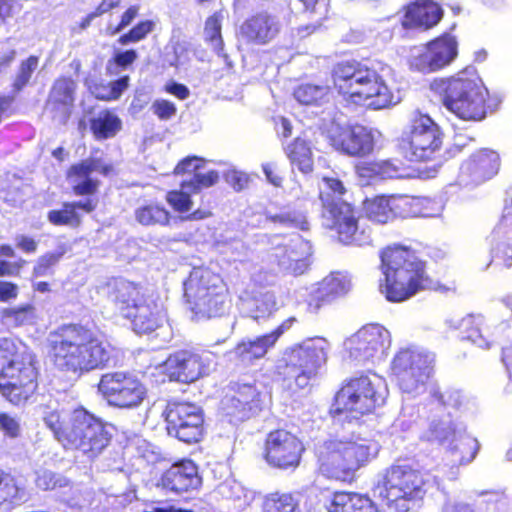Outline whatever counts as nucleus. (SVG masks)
<instances>
[{
    "instance_id": "1",
    "label": "nucleus",
    "mask_w": 512,
    "mask_h": 512,
    "mask_svg": "<svg viewBox=\"0 0 512 512\" xmlns=\"http://www.w3.org/2000/svg\"><path fill=\"white\" fill-rule=\"evenodd\" d=\"M50 355L57 370L75 377L102 368L110 359L109 346L80 325L61 328Z\"/></svg>"
},
{
    "instance_id": "2",
    "label": "nucleus",
    "mask_w": 512,
    "mask_h": 512,
    "mask_svg": "<svg viewBox=\"0 0 512 512\" xmlns=\"http://www.w3.org/2000/svg\"><path fill=\"white\" fill-rule=\"evenodd\" d=\"M381 262L384 283L380 284V291L388 301L402 302L419 291L434 288L424 263L404 247L386 248L381 253Z\"/></svg>"
},
{
    "instance_id": "3",
    "label": "nucleus",
    "mask_w": 512,
    "mask_h": 512,
    "mask_svg": "<svg viewBox=\"0 0 512 512\" xmlns=\"http://www.w3.org/2000/svg\"><path fill=\"white\" fill-rule=\"evenodd\" d=\"M431 89L442 96L444 106L460 119L485 118L488 90L475 67L468 66L450 78L435 80Z\"/></svg>"
},
{
    "instance_id": "4",
    "label": "nucleus",
    "mask_w": 512,
    "mask_h": 512,
    "mask_svg": "<svg viewBox=\"0 0 512 512\" xmlns=\"http://www.w3.org/2000/svg\"><path fill=\"white\" fill-rule=\"evenodd\" d=\"M333 83L340 94L356 104L378 110L397 103L378 73L360 62L338 63L333 69Z\"/></svg>"
},
{
    "instance_id": "5",
    "label": "nucleus",
    "mask_w": 512,
    "mask_h": 512,
    "mask_svg": "<svg viewBox=\"0 0 512 512\" xmlns=\"http://www.w3.org/2000/svg\"><path fill=\"white\" fill-rule=\"evenodd\" d=\"M330 345L321 337L308 338L287 348L278 360L275 372L291 395L306 389L327 361Z\"/></svg>"
},
{
    "instance_id": "6",
    "label": "nucleus",
    "mask_w": 512,
    "mask_h": 512,
    "mask_svg": "<svg viewBox=\"0 0 512 512\" xmlns=\"http://www.w3.org/2000/svg\"><path fill=\"white\" fill-rule=\"evenodd\" d=\"M378 451L376 441L352 434L342 439L325 441L318 446L316 454L323 474L345 481L374 458Z\"/></svg>"
},
{
    "instance_id": "7",
    "label": "nucleus",
    "mask_w": 512,
    "mask_h": 512,
    "mask_svg": "<svg viewBox=\"0 0 512 512\" xmlns=\"http://www.w3.org/2000/svg\"><path fill=\"white\" fill-rule=\"evenodd\" d=\"M323 184L320 199L326 225L337 230L339 240L344 244H369L371 231L359 225L352 206L341 199L345 193L342 182L335 178H324Z\"/></svg>"
},
{
    "instance_id": "8",
    "label": "nucleus",
    "mask_w": 512,
    "mask_h": 512,
    "mask_svg": "<svg viewBox=\"0 0 512 512\" xmlns=\"http://www.w3.org/2000/svg\"><path fill=\"white\" fill-rule=\"evenodd\" d=\"M375 493L397 512L419 507L426 490L422 474L409 465H392L379 474Z\"/></svg>"
},
{
    "instance_id": "9",
    "label": "nucleus",
    "mask_w": 512,
    "mask_h": 512,
    "mask_svg": "<svg viewBox=\"0 0 512 512\" xmlns=\"http://www.w3.org/2000/svg\"><path fill=\"white\" fill-rule=\"evenodd\" d=\"M184 295L200 318L220 317L229 308L227 288L221 277L208 269L195 268L184 283Z\"/></svg>"
},
{
    "instance_id": "10",
    "label": "nucleus",
    "mask_w": 512,
    "mask_h": 512,
    "mask_svg": "<svg viewBox=\"0 0 512 512\" xmlns=\"http://www.w3.org/2000/svg\"><path fill=\"white\" fill-rule=\"evenodd\" d=\"M110 441L104 424L85 409L74 410L60 434L59 443L66 449L80 450L89 457L99 454Z\"/></svg>"
},
{
    "instance_id": "11",
    "label": "nucleus",
    "mask_w": 512,
    "mask_h": 512,
    "mask_svg": "<svg viewBox=\"0 0 512 512\" xmlns=\"http://www.w3.org/2000/svg\"><path fill=\"white\" fill-rule=\"evenodd\" d=\"M386 394L384 381L380 377L374 375L373 379L367 376L354 378L337 392L334 411L355 413L354 417L364 415L383 404Z\"/></svg>"
},
{
    "instance_id": "12",
    "label": "nucleus",
    "mask_w": 512,
    "mask_h": 512,
    "mask_svg": "<svg viewBox=\"0 0 512 512\" xmlns=\"http://www.w3.org/2000/svg\"><path fill=\"white\" fill-rule=\"evenodd\" d=\"M442 145L438 125L427 115L413 118L409 127L398 139V149L409 161H426L434 157Z\"/></svg>"
},
{
    "instance_id": "13",
    "label": "nucleus",
    "mask_w": 512,
    "mask_h": 512,
    "mask_svg": "<svg viewBox=\"0 0 512 512\" xmlns=\"http://www.w3.org/2000/svg\"><path fill=\"white\" fill-rule=\"evenodd\" d=\"M98 391L110 406L122 409L136 408L147 397L145 385L136 376L124 372L102 375Z\"/></svg>"
},
{
    "instance_id": "14",
    "label": "nucleus",
    "mask_w": 512,
    "mask_h": 512,
    "mask_svg": "<svg viewBox=\"0 0 512 512\" xmlns=\"http://www.w3.org/2000/svg\"><path fill=\"white\" fill-rule=\"evenodd\" d=\"M25 361L12 360L2 370L4 381H0V393L14 405L28 400L37 388V371L32 355L26 354Z\"/></svg>"
},
{
    "instance_id": "15",
    "label": "nucleus",
    "mask_w": 512,
    "mask_h": 512,
    "mask_svg": "<svg viewBox=\"0 0 512 512\" xmlns=\"http://www.w3.org/2000/svg\"><path fill=\"white\" fill-rule=\"evenodd\" d=\"M163 415L169 435L186 443L201 438L204 417L200 407L187 402H169Z\"/></svg>"
},
{
    "instance_id": "16",
    "label": "nucleus",
    "mask_w": 512,
    "mask_h": 512,
    "mask_svg": "<svg viewBox=\"0 0 512 512\" xmlns=\"http://www.w3.org/2000/svg\"><path fill=\"white\" fill-rule=\"evenodd\" d=\"M422 438L438 443H444L450 439L453 441L457 440L459 443L450 448V453L453 456L452 462L458 464L471 462L479 448L476 439L456 431L448 415L440 419H433L429 423L427 430L423 433Z\"/></svg>"
},
{
    "instance_id": "17",
    "label": "nucleus",
    "mask_w": 512,
    "mask_h": 512,
    "mask_svg": "<svg viewBox=\"0 0 512 512\" xmlns=\"http://www.w3.org/2000/svg\"><path fill=\"white\" fill-rule=\"evenodd\" d=\"M391 343L390 333L380 325L372 324L359 329L349 337L344 346L349 357L359 363L380 359Z\"/></svg>"
},
{
    "instance_id": "18",
    "label": "nucleus",
    "mask_w": 512,
    "mask_h": 512,
    "mask_svg": "<svg viewBox=\"0 0 512 512\" xmlns=\"http://www.w3.org/2000/svg\"><path fill=\"white\" fill-rule=\"evenodd\" d=\"M304 446L291 432L278 429L268 434L265 441V460L278 469H295L299 466Z\"/></svg>"
},
{
    "instance_id": "19",
    "label": "nucleus",
    "mask_w": 512,
    "mask_h": 512,
    "mask_svg": "<svg viewBox=\"0 0 512 512\" xmlns=\"http://www.w3.org/2000/svg\"><path fill=\"white\" fill-rule=\"evenodd\" d=\"M457 41L453 36L439 37L414 55L410 61L412 68L428 73L449 65L457 56Z\"/></svg>"
},
{
    "instance_id": "20",
    "label": "nucleus",
    "mask_w": 512,
    "mask_h": 512,
    "mask_svg": "<svg viewBox=\"0 0 512 512\" xmlns=\"http://www.w3.org/2000/svg\"><path fill=\"white\" fill-rule=\"evenodd\" d=\"M329 138L336 150L349 156L364 157L374 149L373 131L362 125L335 126Z\"/></svg>"
},
{
    "instance_id": "21",
    "label": "nucleus",
    "mask_w": 512,
    "mask_h": 512,
    "mask_svg": "<svg viewBox=\"0 0 512 512\" xmlns=\"http://www.w3.org/2000/svg\"><path fill=\"white\" fill-rule=\"evenodd\" d=\"M231 389L232 393L227 394L221 402L225 415L243 421L261 410V393L253 384L235 383Z\"/></svg>"
},
{
    "instance_id": "22",
    "label": "nucleus",
    "mask_w": 512,
    "mask_h": 512,
    "mask_svg": "<svg viewBox=\"0 0 512 512\" xmlns=\"http://www.w3.org/2000/svg\"><path fill=\"white\" fill-rule=\"evenodd\" d=\"M113 171V166L101 158L90 157L73 165L67 173V178L76 195L94 194L99 186L95 174L104 176Z\"/></svg>"
},
{
    "instance_id": "23",
    "label": "nucleus",
    "mask_w": 512,
    "mask_h": 512,
    "mask_svg": "<svg viewBox=\"0 0 512 512\" xmlns=\"http://www.w3.org/2000/svg\"><path fill=\"white\" fill-rule=\"evenodd\" d=\"M294 321V318H289L269 334L255 339L243 340L230 353L243 365H251L255 360L266 355L268 350L275 345L279 337L291 327Z\"/></svg>"
},
{
    "instance_id": "24",
    "label": "nucleus",
    "mask_w": 512,
    "mask_h": 512,
    "mask_svg": "<svg viewBox=\"0 0 512 512\" xmlns=\"http://www.w3.org/2000/svg\"><path fill=\"white\" fill-rule=\"evenodd\" d=\"M281 29L282 23L277 16L260 12L241 24L239 34L247 43L266 45L279 35Z\"/></svg>"
},
{
    "instance_id": "25",
    "label": "nucleus",
    "mask_w": 512,
    "mask_h": 512,
    "mask_svg": "<svg viewBox=\"0 0 512 512\" xmlns=\"http://www.w3.org/2000/svg\"><path fill=\"white\" fill-rule=\"evenodd\" d=\"M164 365L171 380L183 383L194 382L206 373L201 355L188 350L170 355Z\"/></svg>"
},
{
    "instance_id": "26",
    "label": "nucleus",
    "mask_w": 512,
    "mask_h": 512,
    "mask_svg": "<svg viewBox=\"0 0 512 512\" xmlns=\"http://www.w3.org/2000/svg\"><path fill=\"white\" fill-rule=\"evenodd\" d=\"M107 289L109 301L123 317L131 314L134 306L137 307L148 296L144 287L122 278L110 281Z\"/></svg>"
},
{
    "instance_id": "27",
    "label": "nucleus",
    "mask_w": 512,
    "mask_h": 512,
    "mask_svg": "<svg viewBox=\"0 0 512 512\" xmlns=\"http://www.w3.org/2000/svg\"><path fill=\"white\" fill-rule=\"evenodd\" d=\"M500 167L496 151L481 149L474 153L461 167V177L470 178L471 183L480 184L495 176Z\"/></svg>"
},
{
    "instance_id": "28",
    "label": "nucleus",
    "mask_w": 512,
    "mask_h": 512,
    "mask_svg": "<svg viewBox=\"0 0 512 512\" xmlns=\"http://www.w3.org/2000/svg\"><path fill=\"white\" fill-rule=\"evenodd\" d=\"M351 287L350 279L342 273H331L325 277L318 288L312 293L308 306L316 313L322 306L345 295Z\"/></svg>"
},
{
    "instance_id": "29",
    "label": "nucleus",
    "mask_w": 512,
    "mask_h": 512,
    "mask_svg": "<svg viewBox=\"0 0 512 512\" xmlns=\"http://www.w3.org/2000/svg\"><path fill=\"white\" fill-rule=\"evenodd\" d=\"M132 320L133 330L138 334H148L162 327L165 314L161 307L149 296L141 304L134 306L131 314L124 316Z\"/></svg>"
},
{
    "instance_id": "30",
    "label": "nucleus",
    "mask_w": 512,
    "mask_h": 512,
    "mask_svg": "<svg viewBox=\"0 0 512 512\" xmlns=\"http://www.w3.org/2000/svg\"><path fill=\"white\" fill-rule=\"evenodd\" d=\"M161 484L165 489L182 493L197 488L200 484V478L194 463L184 461L171 466L163 474Z\"/></svg>"
},
{
    "instance_id": "31",
    "label": "nucleus",
    "mask_w": 512,
    "mask_h": 512,
    "mask_svg": "<svg viewBox=\"0 0 512 512\" xmlns=\"http://www.w3.org/2000/svg\"><path fill=\"white\" fill-rule=\"evenodd\" d=\"M76 82L71 78H60L55 81L49 97V105L55 114L53 118L59 124H65L70 117L71 107L74 103Z\"/></svg>"
},
{
    "instance_id": "32",
    "label": "nucleus",
    "mask_w": 512,
    "mask_h": 512,
    "mask_svg": "<svg viewBox=\"0 0 512 512\" xmlns=\"http://www.w3.org/2000/svg\"><path fill=\"white\" fill-rule=\"evenodd\" d=\"M310 255V244L300 238L296 239L288 248L279 249L276 253V257L279 258V267L294 275H301L306 271Z\"/></svg>"
},
{
    "instance_id": "33",
    "label": "nucleus",
    "mask_w": 512,
    "mask_h": 512,
    "mask_svg": "<svg viewBox=\"0 0 512 512\" xmlns=\"http://www.w3.org/2000/svg\"><path fill=\"white\" fill-rule=\"evenodd\" d=\"M492 241L495 257L512 260V197L505 200L501 219L492 232Z\"/></svg>"
},
{
    "instance_id": "34",
    "label": "nucleus",
    "mask_w": 512,
    "mask_h": 512,
    "mask_svg": "<svg viewBox=\"0 0 512 512\" xmlns=\"http://www.w3.org/2000/svg\"><path fill=\"white\" fill-rule=\"evenodd\" d=\"M442 17L440 7L430 0H419L407 7L402 20L405 28L428 29L436 25Z\"/></svg>"
},
{
    "instance_id": "35",
    "label": "nucleus",
    "mask_w": 512,
    "mask_h": 512,
    "mask_svg": "<svg viewBox=\"0 0 512 512\" xmlns=\"http://www.w3.org/2000/svg\"><path fill=\"white\" fill-rule=\"evenodd\" d=\"M433 362L434 355L432 353L417 347H411L401 349L395 355L391 369L396 376L408 371H415V369L430 367Z\"/></svg>"
},
{
    "instance_id": "36",
    "label": "nucleus",
    "mask_w": 512,
    "mask_h": 512,
    "mask_svg": "<svg viewBox=\"0 0 512 512\" xmlns=\"http://www.w3.org/2000/svg\"><path fill=\"white\" fill-rule=\"evenodd\" d=\"M329 512H379L373 502L355 493H335L330 504Z\"/></svg>"
},
{
    "instance_id": "37",
    "label": "nucleus",
    "mask_w": 512,
    "mask_h": 512,
    "mask_svg": "<svg viewBox=\"0 0 512 512\" xmlns=\"http://www.w3.org/2000/svg\"><path fill=\"white\" fill-rule=\"evenodd\" d=\"M285 153L291 164L297 166L302 173H309L312 171V150L304 139L296 138L285 147Z\"/></svg>"
},
{
    "instance_id": "38",
    "label": "nucleus",
    "mask_w": 512,
    "mask_h": 512,
    "mask_svg": "<svg viewBox=\"0 0 512 512\" xmlns=\"http://www.w3.org/2000/svg\"><path fill=\"white\" fill-rule=\"evenodd\" d=\"M28 500L25 487L10 474L0 470V504L20 505Z\"/></svg>"
},
{
    "instance_id": "39",
    "label": "nucleus",
    "mask_w": 512,
    "mask_h": 512,
    "mask_svg": "<svg viewBox=\"0 0 512 512\" xmlns=\"http://www.w3.org/2000/svg\"><path fill=\"white\" fill-rule=\"evenodd\" d=\"M431 366L424 367V369H415V371H408L396 375L400 389L410 395H419L426 389V383L430 377Z\"/></svg>"
},
{
    "instance_id": "40",
    "label": "nucleus",
    "mask_w": 512,
    "mask_h": 512,
    "mask_svg": "<svg viewBox=\"0 0 512 512\" xmlns=\"http://www.w3.org/2000/svg\"><path fill=\"white\" fill-rule=\"evenodd\" d=\"M121 126L122 122L119 117L108 110L99 112L91 120V130L98 139H107L115 136L121 129Z\"/></svg>"
},
{
    "instance_id": "41",
    "label": "nucleus",
    "mask_w": 512,
    "mask_h": 512,
    "mask_svg": "<svg viewBox=\"0 0 512 512\" xmlns=\"http://www.w3.org/2000/svg\"><path fill=\"white\" fill-rule=\"evenodd\" d=\"M5 324L19 327L33 325L37 321L36 309L31 304H24L17 307L4 308L1 312Z\"/></svg>"
},
{
    "instance_id": "42",
    "label": "nucleus",
    "mask_w": 512,
    "mask_h": 512,
    "mask_svg": "<svg viewBox=\"0 0 512 512\" xmlns=\"http://www.w3.org/2000/svg\"><path fill=\"white\" fill-rule=\"evenodd\" d=\"M364 211L369 220L385 224L393 220L392 208L389 197H375L364 202Z\"/></svg>"
},
{
    "instance_id": "43",
    "label": "nucleus",
    "mask_w": 512,
    "mask_h": 512,
    "mask_svg": "<svg viewBox=\"0 0 512 512\" xmlns=\"http://www.w3.org/2000/svg\"><path fill=\"white\" fill-rule=\"evenodd\" d=\"M250 316L258 320L268 317L276 308L275 295L271 291L258 292L248 302Z\"/></svg>"
},
{
    "instance_id": "44",
    "label": "nucleus",
    "mask_w": 512,
    "mask_h": 512,
    "mask_svg": "<svg viewBox=\"0 0 512 512\" xmlns=\"http://www.w3.org/2000/svg\"><path fill=\"white\" fill-rule=\"evenodd\" d=\"M134 214L137 222L144 226L166 225L169 222V212L153 203L138 207Z\"/></svg>"
},
{
    "instance_id": "45",
    "label": "nucleus",
    "mask_w": 512,
    "mask_h": 512,
    "mask_svg": "<svg viewBox=\"0 0 512 512\" xmlns=\"http://www.w3.org/2000/svg\"><path fill=\"white\" fill-rule=\"evenodd\" d=\"M390 198V205L392 208L393 219L395 217H416L417 213H421V201L416 197L407 195H392Z\"/></svg>"
},
{
    "instance_id": "46",
    "label": "nucleus",
    "mask_w": 512,
    "mask_h": 512,
    "mask_svg": "<svg viewBox=\"0 0 512 512\" xmlns=\"http://www.w3.org/2000/svg\"><path fill=\"white\" fill-rule=\"evenodd\" d=\"M129 77L124 76L116 81L108 84H97L94 86L92 93L100 100H116L127 89Z\"/></svg>"
},
{
    "instance_id": "47",
    "label": "nucleus",
    "mask_w": 512,
    "mask_h": 512,
    "mask_svg": "<svg viewBox=\"0 0 512 512\" xmlns=\"http://www.w3.org/2000/svg\"><path fill=\"white\" fill-rule=\"evenodd\" d=\"M66 253L64 246H60L54 252H48L40 256L33 268L34 277H46L53 274V269Z\"/></svg>"
},
{
    "instance_id": "48",
    "label": "nucleus",
    "mask_w": 512,
    "mask_h": 512,
    "mask_svg": "<svg viewBox=\"0 0 512 512\" xmlns=\"http://www.w3.org/2000/svg\"><path fill=\"white\" fill-rule=\"evenodd\" d=\"M266 512H301L298 501L291 494H272L265 504Z\"/></svg>"
},
{
    "instance_id": "49",
    "label": "nucleus",
    "mask_w": 512,
    "mask_h": 512,
    "mask_svg": "<svg viewBox=\"0 0 512 512\" xmlns=\"http://www.w3.org/2000/svg\"><path fill=\"white\" fill-rule=\"evenodd\" d=\"M219 180V174L217 171L211 170L207 173L196 172L190 178H186L182 181L183 189L198 193L202 189L209 188L215 185Z\"/></svg>"
},
{
    "instance_id": "50",
    "label": "nucleus",
    "mask_w": 512,
    "mask_h": 512,
    "mask_svg": "<svg viewBox=\"0 0 512 512\" xmlns=\"http://www.w3.org/2000/svg\"><path fill=\"white\" fill-rule=\"evenodd\" d=\"M329 88L325 85L303 84L294 91L295 99L305 105L317 102L328 94Z\"/></svg>"
},
{
    "instance_id": "51",
    "label": "nucleus",
    "mask_w": 512,
    "mask_h": 512,
    "mask_svg": "<svg viewBox=\"0 0 512 512\" xmlns=\"http://www.w3.org/2000/svg\"><path fill=\"white\" fill-rule=\"evenodd\" d=\"M35 484L38 488L47 491L69 487L70 481L59 473L41 470L37 473Z\"/></svg>"
},
{
    "instance_id": "52",
    "label": "nucleus",
    "mask_w": 512,
    "mask_h": 512,
    "mask_svg": "<svg viewBox=\"0 0 512 512\" xmlns=\"http://www.w3.org/2000/svg\"><path fill=\"white\" fill-rule=\"evenodd\" d=\"M48 220L54 225L70 227H76L81 222L79 213L74 211L73 205L69 203H64L59 210H51L48 213Z\"/></svg>"
},
{
    "instance_id": "53",
    "label": "nucleus",
    "mask_w": 512,
    "mask_h": 512,
    "mask_svg": "<svg viewBox=\"0 0 512 512\" xmlns=\"http://www.w3.org/2000/svg\"><path fill=\"white\" fill-rule=\"evenodd\" d=\"M221 21L222 15L215 13L206 20L204 29L207 40L211 42L213 48L217 52L223 49V41L221 38Z\"/></svg>"
},
{
    "instance_id": "54",
    "label": "nucleus",
    "mask_w": 512,
    "mask_h": 512,
    "mask_svg": "<svg viewBox=\"0 0 512 512\" xmlns=\"http://www.w3.org/2000/svg\"><path fill=\"white\" fill-rule=\"evenodd\" d=\"M372 171L382 178L404 177V168L399 161L382 160L372 165Z\"/></svg>"
},
{
    "instance_id": "55",
    "label": "nucleus",
    "mask_w": 512,
    "mask_h": 512,
    "mask_svg": "<svg viewBox=\"0 0 512 512\" xmlns=\"http://www.w3.org/2000/svg\"><path fill=\"white\" fill-rule=\"evenodd\" d=\"M38 67V58L36 56H30L28 59L23 61L19 67V71L14 81V88L21 90L26 86L33 74Z\"/></svg>"
},
{
    "instance_id": "56",
    "label": "nucleus",
    "mask_w": 512,
    "mask_h": 512,
    "mask_svg": "<svg viewBox=\"0 0 512 512\" xmlns=\"http://www.w3.org/2000/svg\"><path fill=\"white\" fill-rule=\"evenodd\" d=\"M154 28V23L150 20L142 21L132 28L127 34L119 38L122 45H127L131 42H138L144 39Z\"/></svg>"
},
{
    "instance_id": "57",
    "label": "nucleus",
    "mask_w": 512,
    "mask_h": 512,
    "mask_svg": "<svg viewBox=\"0 0 512 512\" xmlns=\"http://www.w3.org/2000/svg\"><path fill=\"white\" fill-rule=\"evenodd\" d=\"M190 193H193V191L183 189L181 186V191H171L167 194V201L177 211H189L192 205Z\"/></svg>"
},
{
    "instance_id": "58",
    "label": "nucleus",
    "mask_w": 512,
    "mask_h": 512,
    "mask_svg": "<svg viewBox=\"0 0 512 512\" xmlns=\"http://www.w3.org/2000/svg\"><path fill=\"white\" fill-rule=\"evenodd\" d=\"M43 420L46 426L53 432L56 440L59 442L60 434L65 433V425L67 423L64 422L61 413L56 409L47 410L44 412Z\"/></svg>"
},
{
    "instance_id": "59",
    "label": "nucleus",
    "mask_w": 512,
    "mask_h": 512,
    "mask_svg": "<svg viewBox=\"0 0 512 512\" xmlns=\"http://www.w3.org/2000/svg\"><path fill=\"white\" fill-rule=\"evenodd\" d=\"M271 219L274 222H279L286 226L300 228L301 230H306L308 228V223L305 216L295 212L276 214L272 216Z\"/></svg>"
},
{
    "instance_id": "60",
    "label": "nucleus",
    "mask_w": 512,
    "mask_h": 512,
    "mask_svg": "<svg viewBox=\"0 0 512 512\" xmlns=\"http://www.w3.org/2000/svg\"><path fill=\"white\" fill-rule=\"evenodd\" d=\"M204 160L198 157H187L175 167V174H187L188 178L193 176L202 167Z\"/></svg>"
},
{
    "instance_id": "61",
    "label": "nucleus",
    "mask_w": 512,
    "mask_h": 512,
    "mask_svg": "<svg viewBox=\"0 0 512 512\" xmlns=\"http://www.w3.org/2000/svg\"><path fill=\"white\" fill-rule=\"evenodd\" d=\"M226 182L235 190L241 191L248 187L249 176L235 169L229 170L225 175Z\"/></svg>"
},
{
    "instance_id": "62",
    "label": "nucleus",
    "mask_w": 512,
    "mask_h": 512,
    "mask_svg": "<svg viewBox=\"0 0 512 512\" xmlns=\"http://www.w3.org/2000/svg\"><path fill=\"white\" fill-rule=\"evenodd\" d=\"M151 109L161 120H168L176 114L175 105L167 100L154 101Z\"/></svg>"
},
{
    "instance_id": "63",
    "label": "nucleus",
    "mask_w": 512,
    "mask_h": 512,
    "mask_svg": "<svg viewBox=\"0 0 512 512\" xmlns=\"http://www.w3.org/2000/svg\"><path fill=\"white\" fill-rule=\"evenodd\" d=\"M0 428L10 437H17L20 432V425L16 418L6 413L0 414Z\"/></svg>"
},
{
    "instance_id": "64",
    "label": "nucleus",
    "mask_w": 512,
    "mask_h": 512,
    "mask_svg": "<svg viewBox=\"0 0 512 512\" xmlns=\"http://www.w3.org/2000/svg\"><path fill=\"white\" fill-rule=\"evenodd\" d=\"M432 396L437 399L441 404L456 407L460 404V394L457 391L433 390Z\"/></svg>"
}]
</instances>
